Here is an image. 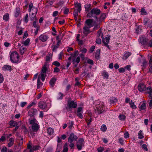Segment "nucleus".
<instances>
[{
	"mask_svg": "<svg viewBox=\"0 0 152 152\" xmlns=\"http://www.w3.org/2000/svg\"><path fill=\"white\" fill-rule=\"evenodd\" d=\"M101 13L100 10L97 8H93L92 9L90 12H88L87 16L88 18H94L97 21H98V18L97 15H99Z\"/></svg>",
	"mask_w": 152,
	"mask_h": 152,
	"instance_id": "obj_1",
	"label": "nucleus"
},
{
	"mask_svg": "<svg viewBox=\"0 0 152 152\" xmlns=\"http://www.w3.org/2000/svg\"><path fill=\"white\" fill-rule=\"evenodd\" d=\"M30 124L32 126V129L33 131L37 132L39 128V126L37 123V121L35 118L31 120L30 119H28Z\"/></svg>",
	"mask_w": 152,
	"mask_h": 152,
	"instance_id": "obj_2",
	"label": "nucleus"
},
{
	"mask_svg": "<svg viewBox=\"0 0 152 152\" xmlns=\"http://www.w3.org/2000/svg\"><path fill=\"white\" fill-rule=\"evenodd\" d=\"M77 136L74 134L73 133H71L68 139V142L70 143L69 146L71 149H72L74 146V144L73 142L77 141Z\"/></svg>",
	"mask_w": 152,
	"mask_h": 152,
	"instance_id": "obj_3",
	"label": "nucleus"
},
{
	"mask_svg": "<svg viewBox=\"0 0 152 152\" xmlns=\"http://www.w3.org/2000/svg\"><path fill=\"white\" fill-rule=\"evenodd\" d=\"M104 103L101 102H98L96 105V110L95 112L96 113L100 114L103 112L104 110L103 108L104 107Z\"/></svg>",
	"mask_w": 152,
	"mask_h": 152,
	"instance_id": "obj_4",
	"label": "nucleus"
},
{
	"mask_svg": "<svg viewBox=\"0 0 152 152\" xmlns=\"http://www.w3.org/2000/svg\"><path fill=\"white\" fill-rule=\"evenodd\" d=\"M10 59L12 62L13 63L18 62L19 56L18 53L16 51L13 52L10 55Z\"/></svg>",
	"mask_w": 152,
	"mask_h": 152,
	"instance_id": "obj_5",
	"label": "nucleus"
},
{
	"mask_svg": "<svg viewBox=\"0 0 152 152\" xmlns=\"http://www.w3.org/2000/svg\"><path fill=\"white\" fill-rule=\"evenodd\" d=\"M48 66V64L45 63L43 66L42 67L41 71V80L42 81H44L45 77H46V72L47 70V66Z\"/></svg>",
	"mask_w": 152,
	"mask_h": 152,
	"instance_id": "obj_6",
	"label": "nucleus"
},
{
	"mask_svg": "<svg viewBox=\"0 0 152 152\" xmlns=\"http://www.w3.org/2000/svg\"><path fill=\"white\" fill-rule=\"evenodd\" d=\"M84 140L83 139H80L77 143V147L79 150L82 149V147L83 145Z\"/></svg>",
	"mask_w": 152,
	"mask_h": 152,
	"instance_id": "obj_7",
	"label": "nucleus"
},
{
	"mask_svg": "<svg viewBox=\"0 0 152 152\" xmlns=\"http://www.w3.org/2000/svg\"><path fill=\"white\" fill-rule=\"evenodd\" d=\"M90 27L85 25L83 28V33L86 36H87L88 34L91 33V31L90 29Z\"/></svg>",
	"mask_w": 152,
	"mask_h": 152,
	"instance_id": "obj_8",
	"label": "nucleus"
},
{
	"mask_svg": "<svg viewBox=\"0 0 152 152\" xmlns=\"http://www.w3.org/2000/svg\"><path fill=\"white\" fill-rule=\"evenodd\" d=\"M68 106L69 107V110H71V108H75L77 107V104L73 101L68 102Z\"/></svg>",
	"mask_w": 152,
	"mask_h": 152,
	"instance_id": "obj_9",
	"label": "nucleus"
},
{
	"mask_svg": "<svg viewBox=\"0 0 152 152\" xmlns=\"http://www.w3.org/2000/svg\"><path fill=\"white\" fill-rule=\"evenodd\" d=\"M47 104L46 102L41 101L38 103V107L42 110H46L47 108Z\"/></svg>",
	"mask_w": 152,
	"mask_h": 152,
	"instance_id": "obj_10",
	"label": "nucleus"
},
{
	"mask_svg": "<svg viewBox=\"0 0 152 152\" xmlns=\"http://www.w3.org/2000/svg\"><path fill=\"white\" fill-rule=\"evenodd\" d=\"M110 39V37L108 36L105 37V38H104L103 37L102 38L103 42L104 43V45L107 47L108 49H110V48L108 44L109 42Z\"/></svg>",
	"mask_w": 152,
	"mask_h": 152,
	"instance_id": "obj_11",
	"label": "nucleus"
},
{
	"mask_svg": "<svg viewBox=\"0 0 152 152\" xmlns=\"http://www.w3.org/2000/svg\"><path fill=\"white\" fill-rule=\"evenodd\" d=\"M37 111L36 109L33 108L29 111L28 114L29 116L33 117L37 113Z\"/></svg>",
	"mask_w": 152,
	"mask_h": 152,
	"instance_id": "obj_12",
	"label": "nucleus"
},
{
	"mask_svg": "<svg viewBox=\"0 0 152 152\" xmlns=\"http://www.w3.org/2000/svg\"><path fill=\"white\" fill-rule=\"evenodd\" d=\"M138 90L141 92L146 90V88L145 85L143 84H140L138 87Z\"/></svg>",
	"mask_w": 152,
	"mask_h": 152,
	"instance_id": "obj_13",
	"label": "nucleus"
},
{
	"mask_svg": "<svg viewBox=\"0 0 152 152\" xmlns=\"http://www.w3.org/2000/svg\"><path fill=\"white\" fill-rule=\"evenodd\" d=\"M82 110V108L81 107H80L78 108L77 110V115L80 118H83V115H82V113H83Z\"/></svg>",
	"mask_w": 152,
	"mask_h": 152,
	"instance_id": "obj_14",
	"label": "nucleus"
},
{
	"mask_svg": "<svg viewBox=\"0 0 152 152\" xmlns=\"http://www.w3.org/2000/svg\"><path fill=\"white\" fill-rule=\"evenodd\" d=\"M39 38L42 42H44L47 40L48 37L46 35L42 34L40 36Z\"/></svg>",
	"mask_w": 152,
	"mask_h": 152,
	"instance_id": "obj_15",
	"label": "nucleus"
},
{
	"mask_svg": "<svg viewBox=\"0 0 152 152\" xmlns=\"http://www.w3.org/2000/svg\"><path fill=\"white\" fill-rule=\"evenodd\" d=\"M2 69L4 71L9 70L11 71L12 70V68L11 66L7 65H4Z\"/></svg>",
	"mask_w": 152,
	"mask_h": 152,
	"instance_id": "obj_16",
	"label": "nucleus"
},
{
	"mask_svg": "<svg viewBox=\"0 0 152 152\" xmlns=\"http://www.w3.org/2000/svg\"><path fill=\"white\" fill-rule=\"evenodd\" d=\"M93 22V19H89L87 20L86 21V24L88 26V27H91L92 26V23Z\"/></svg>",
	"mask_w": 152,
	"mask_h": 152,
	"instance_id": "obj_17",
	"label": "nucleus"
},
{
	"mask_svg": "<svg viewBox=\"0 0 152 152\" xmlns=\"http://www.w3.org/2000/svg\"><path fill=\"white\" fill-rule=\"evenodd\" d=\"M56 80V78L55 77H53L50 80V84L52 87L55 84Z\"/></svg>",
	"mask_w": 152,
	"mask_h": 152,
	"instance_id": "obj_18",
	"label": "nucleus"
},
{
	"mask_svg": "<svg viewBox=\"0 0 152 152\" xmlns=\"http://www.w3.org/2000/svg\"><path fill=\"white\" fill-rule=\"evenodd\" d=\"M106 16V14L103 13L101 14L100 18H99V21L102 22L104 20Z\"/></svg>",
	"mask_w": 152,
	"mask_h": 152,
	"instance_id": "obj_19",
	"label": "nucleus"
},
{
	"mask_svg": "<svg viewBox=\"0 0 152 152\" xmlns=\"http://www.w3.org/2000/svg\"><path fill=\"white\" fill-rule=\"evenodd\" d=\"M41 77L40 75L38 76V78L37 80V86L38 88H39L42 85V83L40 81Z\"/></svg>",
	"mask_w": 152,
	"mask_h": 152,
	"instance_id": "obj_20",
	"label": "nucleus"
},
{
	"mask_svg": "<svg viewBox=\"0 0 152 152\" xmlns=\"http://www.w3.org/2000/svg\"><path fill=\"white\" fill-rule=\"evenodd\" d=\"M139 41L140 43L142 45H145L146 44V41L145 38L143 37H140Z\"/></svg>",
	"mask_w": 152,
	"mask_h": 152,
	"instance_id": "obj_21",
	"label": "nucleus"
},
{
	"mask_svg": "<svg viewBox=\"0 0 152 152\" xmlns=\"http://www.w3.org/2000/svg\"><path fill=\"white\" fill-rule=\"evenodd\" d=\"M52 57V55L51 54H49L46 57V62L45 63H47L48 65V62L50 61V59H51Z\"/></svg>",
	"mask_w": 152,
	"mask_h": 152,
	"instance_id": "obj_22",
	"label": "nucleus"
},
{
	"mask_svg": "<svg viewBox=\"0 0 152 152\" xmlns=\"http://www.w3.org/2000/svg\"><path fill=\"white\" fill-rule=\"evenodd\" d=\"M9 124L11 126L10 127L12 128L17 125V122L15 121L11 120L9 122Z\"/></svg>",
	"mask_w": 152,
	"mask_h": 152,
	"instance_id": "obj_23",
	"label": "nucleus"
},
{
	"mask_svg": "<svg viewBox=\"0 0 152 152\" xmlns=\"http://www.w3.org/2000/svg\"><path fill=\"white\" fill-rule=\"evenodd\" d=\"M86 11L88 12L91 9V4H87L85 5Z\"/></svg>",
	"mask_w": 152,
	"mask_h": 152,
	"instance_id": "obj_24",
	"label": "nucleus"
},
{
	"mask_svg": "<svg viewBox=\"0 0 152 152\" xmlns=\"http://www.w3.org/2000/svg\"><path fill=\"white\" fill-rule=\"evenodd\" d=\"M146 108V104L144 102H143L141 104V105L140 106L139 108V110L140 111H142L145 109Z\"/></svg>",
	"mask_w": 152,
	"mask_h": 152,
	"instance_id": "obj_25",
	"label": "nucleus"
},
{
	"mask_svg": "<svg viewBox=\"0 0 152 152\" xmlns=\"http://www.w3.org/2000/svg\"><path fill=\"white\" fill-rule=\"evenodd\" d=\"M146 92L149 94H152V88L150 86L146 88Z\"/></svg>",
	"mask_w": 152,
	"mask_h": 152,
	"instance_id": "obj_26",
	"label": "nucleus"
},
{
	"mask_svg": "<svg viewBox=\"0 0 152 152\" xmlns=\"http://www.w3.org/2000/svg\"><path fill=\"white\" fill-rule=\"evenodd\" d=\"M47 131L48 134L51 135L53 134L54 130L52 128L50 127L47 129Z\"/></svg>",
	"mask_w": 152,
	"mask_h": 152,
	"instance_id": "obj_27",
	"label": "nucleus"
},
{
	"mask_svg": "<svg viewBox=\"0 0 152 152\" xmlns=\"http://www.w3.org/2000/svg\"><path fill=\"white\" fill-rule=\"evenodd\" d=\"M20 13V9L19 8H16L15 16L16 17H18Z\"/></svg>",
	"mask_w": 152,
	"mask_h": 152,
	"instance_id": "obj_28",
	"label": "nucleus"
},
{
	"mask_svg": "<svg viewBox=\"0 0 152 152\" xmlns=\"http://www.w3.org/2000/svg\"><path fill=\"white\" fill-rule=\"evenodd\" d=\"M75 7L77 8V10L79 12H80L81 11V7L80 4L76 3L75 4Z\"/></svg>",
	"mask_w": 152,
	"mask_h": 152,
	"instance_id": "obj_29",
	"label": "nucleus"
},
{
	"mask_svg": "<svg viewBox=\"0 0 152 152\" xmlns=\"http://www.w3.org/2000/svg\"><path fill=\"white\" fill-rule=\"evenodd\" d=\"M141 64H142V66H143L142 69H144L145 68L146 66L147 65V62L145 58L144 60H142V61Z\"/></svg>",
	"mask_w": 152,
	"mask_h": 152,
	"instance_id": "obj_30",
	"label": "nucleus"
},
{
	"mask_svg": "<svg viewBox=\"0 0 152 152\" xmlns=\"http://www.w3.org/2000/svg\"><path fill=\"white\" fill-rule=\"evenodd\" d=\"M97 36L98 37H101L102 38H103V34L102 33V32L101 30V29L99 30L98 31L97 34Z\"/></svg>",
	"mask_w": 152,
	"mask_h": 152,
	"instance_id": "obj_31",
	"label": "nucleus"
},
{
	"mask_svg": "<svg viewBox=\"0 0 152 152\" xmlns=\"http://www.w3.org/2000/svg\"><path fill=\"white\" fill-rule=\"evenodd\" d=\"M129 104L130 106V107L133 109H135L137 107L134 104V102H132V100H131L130 102H129Z\"/></svg>",
	"mask_w": 152,
	"mask_h": 152,
	"instance_id": "obj_32",
	"label": "nucleus"
},
{
	"mask_svg": "<svg viewBox=\"0 0 152 152\" xmlns=\"http://www.w3.org/2000/svg\"><path fill=\"white\" fill-rule=\"evenodd\" d=\"M80 57H77L75 59L73 60V64H75L76 62V63L77 64H78L79 63V62L80 61Z\"/></svg>",
	"mask_w": 152,
	"mask_h": 152,
	"instance_id": "obj_33",
	"label": "nucleus"
},
{
	"mask_svg": "<svg viewBox=\"0 0 152 152\" xmlns=\"http://www.w3.org/2000/svg\"><path fill=\"white\" fill-rule=\"evenodd\" d=\"M138 138L139 139H141L144 137V136L142 134V131L141 130L140 131L138 134Z\"/></svg>",
	"mask_w": 152,
	"mask_h": 152,
	"instance_id": "obj_34",
	"label": "nucleus"
},
{
	"mask_svg": "<svg viewBox=\"0 0 152 152\" xmlns=\"http://www.w3.org/2000/svg\"><path fill=\"white\" fill-rule=\"evenodd\" d=\"M61 42V40H58V41L57 44L54 46V48L53 49V51L55 50L56 48H58L59 47Z\"/></svg>",
	"mask_w": 152,
	"mask_h": 152,
	"instance_id": "obj_35",
	"label": "nucleus"
},
{
	"mask_svg": "<svg viewBox=\"0 0 152 152\" xmlns=\"http://www.w3.org/2000/svg\"><path fill=\"white\" fill-rule=\"evenodd\" d=\"M9 18V15L8 13H6L3 16V19L5 21H7Z\"/></svg>",
	"mask_w": 152,
	"mask_h": 152,
	"instance_id": "obj_36",
	"label": "nucleus"
},
{
	"mask_svg": "<svg viewBox=\"0 0 152 152\" xmlns=\"http://www.w3.org/2000/svg\"><path fill=\"white\" fill-rule=\"evenodd\" d=\"M117 101V99L115 97H113L110 99V102L111 104H114L116 103Z\"/></svg>",
	"mask_w": 152,
	"mask_h": 152,
	"instance_id": "obj_37",
	"label": "nucleus"
},
{
	"mask_svg": "<svg viewBox=\"0 0 152 152\" xmlns=\"http://www.w3.org/2000/svg\"><path fill=\"white\" fill-rule=\"evenodd\" d=\"M32 10L34 11V12H32L31 14L35 17L37 12V9L36 8L34 7Z\"/></svg>",
	"mask_w": 152,
	"mask_h": 152,
	"instance_id": "obj_38",
	"label": "nucleus"
},
{
	"mask_svg": "<svg viewBox=\"0 0 152 152\" xmlns=\"http://www.w3.org/2000/svg\"><path fill=\"white\" fill-rule=\"evenodd\" d=\"M26 50V48L23 46H21L20 49V51L21 54H23Z\"/></svg>",
	"mask_w": 152,
	"mask_h": 152,
	"instance_id": "obj_39",
	"label": "nucleus"
},
{
	"mask_svg": "<svg viewBox=\"0 0 152 152\" xmlns=\"http://www.w3.org/2000/svg\"><path fill=\"white\" fill-rule=\"evenodd\" d=\"M100 54V50L99 49H98L96 52L95 54V57L97 59H98L99 58Z\"/></svg>",
	"mask_w": 152,
	"mask_h": 152,
	"instance_id": "obj_40",
	"label": "nucleus"
},
{
	"mask_svg": "<svg viewBox=\"0 0 152 152\" xmlns=\"http://www.w3.org/2000/svg\"><path fill=\"white\" fill-rule=\"evenodd\" d=\"M118 118L120 120H124L126 118V116L124 115H120L118 116Z\"/></svg>",
	"mask_w": 152,
	"mask_h": 152,
	"instance_id": "obj_41",
	"label": "nucleus"
},
{
	"mask_svg": "<svg viewBox=\"0 0 152 152\" xmlns=\"http://www.w3.org/2000/svg\"><path fill=\"white\" fill-rule=\"evenodd\" d=\"M68 145L67 144H65L64 146L63 150V152H67L68 151Z\"/></svg>",
	"mask_w": 152,
	"mask_h": 152,
	"instance_id": "obj_42",
	"label": "nucleus"
},
{
	"mask_svg": "<svg viewBox=\"0 0 152 152\" xmlns=\"http://www.w3.org/2000/svg\"><path fill=\"white\" fill-rule=\"evenodd\" d=\"M103 76L104 78H105L106 79L108 78L109 75L108 73L107 72H104L103 73Z\"/></svg>",
	"mask_w": 152,
	"mask_h": 152,
	"instance_id": "obj_43",
	"label": "nucleus"
},
{
	"mask_svg": "<svg viewBox=\"0 0 152 152\" xmlns=\"http://www.w3.org/2000/svg\"><path fill=\"white\" fill-rule=\"evenodd\" d=\"M141 13L142 15H145L147 14V12L145 11V9L142 8L141 11Z\"/></svg>",
	"mask_w": 152,
	"mask_h": 152,
	"instance_id": "obj_44",
	"label": "nucleus"
},
{
	"mask_svg": "<svg viewBox=\"0 0 152 152\" xmlns=\"http://www.w3.org/2000/svg\"><path fill=\"white\" fill-rule=\"evenodd\" d=\"M131 54L130 52H127L125 53L124 57L126 59L129 56H130Z\"/></svg>",
	"mask_w": 152,
	"mask_h": 152,
	"instance_id": "obj_45",
	"label": "nucleus"
},
{
	"mask_svg": "<svg viewBox=\"0 0 152 152\" xmlns=\"http://www.w3.org/2000/svg\"><path fill=\"white\" fill-rule=\"evenodd\" d=\"M107 127L106 126L104 125H102L101 128V129L102 131L103 132L107 130Z\"/></svg>",
	"mask_w": 152,
	"mask_h": 152,
	"instance_id": "obj_46",
	"label": "nucleus"
},
{
	"mask_svg": "<svg viewBox=\"0 0 152 152\" xmlns=\"http://www.w3.org/2000/svg\"><path fill=\"white\" fill-rule=\"evenodd\" d=\"M73 122L72 121H70L68 124V127L70 129H71L73 126Z\"/></svg>",
	"mask_w": 152,
	"mask_h": 152,
	"instance_id": "obj_47",
	"label": "nucleus"
},
{
	"mask_svg": "<svg viewBox=\"0 0 152 152\" xmlns=\"http://www.w3.org/2000/svg\"><path fill=\"white\" fill-rule=\"evenodd\" d=\"M30 42V40L29 39H27L23 43V44L25 46H27L28 45Z\"/></svg>",
	"mask_w": 152,
	"mask_h": 152,
	"instance_id": "obj_48",
	"label": "nucleus"
},
{
	"mask_svg": "<svg viewBox=\"0 0 152 152\" xmlns=\"http://www.w3.org/2000/svg\"><path fill=\"white\" fill-rule=\"evenodd\" d=\"M40 147L38 145L33 146L32 147V149L33 150L36 151L39 149Z\"/></svg>",
	"mask_w": 152,
	"mask_h": 152,
	"instance_id": "obj_49",
	"label": "nucleus"
},
{
	"mask_svg": "<svg viewBox=\"0 0 152 152\" xmlns=\"http://www.w3.org/2000/svg\"><path fill=\"white\" fill-rule=\"evenodd\" d=\"M80 50L83 53H85L86 52L87 50L85 48H81Z\"/></svg>",
	"mask_w": 152,
	"mask_h": 152,
	"instance_id": "obj_50",
	"label": "nucleus"
},
{
	"mask_svg": "<svg viewBox=\"0 0 152 152\" xmlns=\"http://www.w3.org/2000/svg\"><path fill=\"white\" fill-rule=\"evenodd\" d=\"M36 104V102H32L29 105L28 107L27 108L28 109L30 108L33 105H35Z\"/></svg>",
	"mask_w": 152,
	"mask_h": 152,
	"instance_id": "obj_51",
	"label": "nucleus"
},
{
	"mask_svg": "<svg viewBox=\"0 0 152 152\" xmlns=\"http://www.w3.org/2000/svg\"><path fill=\"white\" fill-rule=\"evenodd\" d=\"M149 22L148 19L147 18H145L143 20V23L145 25L146 24L148 23Z\"/></svg>",
	"mask_w": 152,
	"mask_h": 152,
	"instance_id": "obj_52",
	"label": "nucleus"
},
{
	"mask_svg": "<svg viewBox=\"0 0 152 152\" xmlns=\"http://www.w3.org/2000/svg\"><path fill=\"white\" fill-rule=\"evenodd\" d=\"M53 64L57 66H59L60 65V63L57 61L54 62L53 63Z\"/></svg>",
	"mask_w": 152,
	"mask_h": 152,
	"instance_id": "obj_53",
	"label": "nucleus"
},
{
	"mask_svg": "<svg viewBox=\"0 0 152 152\" xmlns=\"http://www.w3.org/2000/svg\"><path fill=\"white\" fill-rule=\"evenodd\" d=\"M28 14H27L24 18V20L26 23H27L28 21Z\"/></svg>",
	"mask_w": 152,
	"mask_h": 152,
	"instance_id": "obj_54",
	"label": "nucleus"
},
{
	"mask_svg": "<svg viewBox=\"0 0 152 152\" xmlns=\"http://www.w3.org/2000/svg\"><path fill=\"white\" fill-rule=\"evenodd\" d=\"M142 147L143 149L145 150L146 151H148V148H147V146L145 144H143L142 146Z\"/></svg>",
	"mask_w": 152,
	"mask_h": 152,
	"instance_id": "obj_55",
	"label": "nucleus"
},
{
	"mask_svg": "<svg viewBox=\"0 0 152 152\" xmlns=\"http://www.w3.org/2000/svg\"><path fill=\"white\" fill-rule=\"evenodd\" d=\"M60 69L57 67H56L54 68V72H60Z\"/></svg>",
	"mask_w": 152,
	"mask_h": 152,
	"instance_id": "obj_56",
	"label": "nucleus"
},
{
	"mask_svg": "<svg viewBox=\"0 0 152 152\" xmlns=\"http://www.w3.org/2000/svg\"><path fill=\"white\" fill-rule=\"evenodd\" d=\"M145 59V58L141 56L140 58H139V62L140 63H141L142 61V60Z\"/></svg>",
	"mask_w": 152,
	"mask_h": 152,
	"instance_id": "obj_57",
	"label": "nucleus"
},
{
	"mask_svg": "<svg viewBox=\"0 0 152 152\" xmlns=\"http://www.w3.org/2000/svg\"><path fill=\"white\" fill-rule=\"evenodd\" d=\"M63 35H62V36L61 37V33L58 36H57L56 37V39L58 41V40H61L62 39V38L63 37Z\"/></svg>",
	"mask_w": 152,
	"mask_h": 152,
	"instance_id": "obj_58",
	"label": "nucleus"
},
{
	"mask_svg": "<svg viewBox=\"0 0 152 152\" xmlns=\"http://www.w3.org/2000/svg\"><path fill=\"white\" fill-rule=\"evenodd\" d=\"M96 42L97 44H100L101 43V39L99 38H97L96 40Z\"/></svg>",
	"mask_w": 152,
	"mask_h": 152,
	"instance_id": "obj_59",
	"label": "nucleus"
},
{
	"mask_svg": "<svg viewBox=\"0 0 152 152\" xmlns=\"http://www.w3.org/2000/svg\"><path fill=\"white\" fill-rule=\"evenodd\" d=\"M124 138H127L129 137V134L128 132H126L124 134Z\"/></svg>",
	"mask_w": 152,
	"mask_h": 152,
	"instance_id": "obj_60",
	"label": "nucleus"
},
{
	"mask_svg": "<svg viewBox=\"0 0 152 152\" xmlns=\"http://www.w3.org/2000/svg\"><path fill=\"white\" fill-rule=\"evenodd\" d=\"M95 48V46H92L90 48V53H92L94 50Z\"/></svg>",
	"mask_w": 152,
	"mask_h": 152,
	"instance_id": "obj_61",
	"label": "nucleus"
},
{
	"mask_svg": "<svg viewBox=\"0 0 152 152\" xmlns=\"http://www.w3.org/2000/svg\"><path fill=\"white\" fill-rule=\"evenodd\" d=\"M4 80L3 76L2 74L0 73V83L3 82Z\"/></svg>",
	"mask_w": 152,
	"mask_h": 152,
	"instance_id": "obj_62",
	"label": "nucleus"
},
{
	"mask_svg": "<svg viewBox=\"0 0 152 152\" xmlns=\"http://www.w3.org/2000/svg\"><path fill=\"white\" fill-rule=\"evenodd\" d=\"M118 70L120 73L124 72L125 71V68H120Z\"/></svg>",
	"mask_w": 152,
	"mask_h": 152,
	"instance_id": "obj_63",
	"label": "nucleus"
},
{
	"mask_svg": "<svg viewBox=\"0 0 152 152\" xmlns=\"http://www.w3.org/2000/svg\"><path fill=\"white\" fill-rule=\"evenodd\" d=\"M1 152H7V148L5 147H3L1 150Z\"/></svg>",
	"mask_w": 152,
	"mask_h": 152,
	"instance_id": "obj_64",
	"label": "nucleus"
}]
</instances>
